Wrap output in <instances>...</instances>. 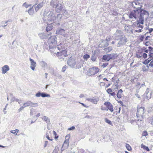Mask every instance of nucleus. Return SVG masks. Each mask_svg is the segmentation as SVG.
<instances>
[{
  "label": "nucleus",
  "instance_id": "obj_33",
  "mask_svg": "<svg viewBox=\"0 0 153 153\" xmlns=\"http://www.w3.org/2000/svg\"><path fill=\"white\" fill-rule=\"evenodd\" d=\"M28 13L30 15H32L34 13V10L33 7L29 9Z\"/></svg>",
  "mask_w": 153,
  "mask_h": 153
},
{
  "label": "nucleus",
  "instance_id": "obj_10",
  "mask_svg": "<svg viewBox=\"0 0 153 153\" xmlns=\"http://www.w3.org/2000/svg\"><path fill=\"white\" fill-rule=\"evenodd\" d=\"M23 105L24 107H26L27 106H31V107H36L38 105L37 103H34L30 101H28L27 102L24 103L23 104Z\"/></svg>",
  "mask_w": 153,
  "mask_h": 153
},
{
  "label": "nucleus",
  "instance_id": "obj_20",
  "mask_svg": "<svg viewBox=\"0 0 153 153\" xmlns=\"http://www.w3.org/2000/svg\"><path fill=\"white\" fill-rule=\"evenodd\" d=\"M9 70V66L7 65H5L3 66L1 68V70L2 73L3 74H5L7 71H8Z\"/></svg>",
  "mask_w": 153,
  "mask_h": 153
},
{
  "label": "nucleus",
  "instance_id": "obj_6",
  "mask_svg": "<svg viewBox=\"0 0 153 153\" xmlns=\"http://www.w3.org/2000/svg\"><path fill=\"white\" fill-rule=\"evenodd\" d=\"M48 15H45L44 14V17L43 18V19L45 21H48L49 22H52L53 20V17H52L53 13L51 12H48L47 13Z\"/></svg>",
  "mask_w": 153,
  "mask_h": 153
},
{
  "label": "nucleus",
  "instance_id": "obj_39",
  "mask_svg": "<svg viewBox=\"0 0 153 153\" xmlns=\"http://www.w3.org/2000/svg\"><path fill=\"white\" fill-rule=\"evenodd\" d=\"M19 131V130L17 129H16L14 130H12L10 131V132L12 134L17 135V134Z\"/></svg>",
  "mask_w": 153,
  "mask_h": 153
},
{
  "label": "nucleus",
  "instance_id": "obj_53",
  "mask_svg": "<svg viewBox=\"0 0 153 153\" xmlns=\"http://www.w3.org/2000/svg\"><path fill=\"white\" fill-rule=\"evenodd\" d=\"M64 11L65 12L63 14V15L65 17H67L68 16V14H67L68 13L66 10H65Z\"/></svg>",
  "mask_w": 153,
  "mask_h": 153
},
{
  "label": "nucleus",
  "instance_id": "obj_46",
  "mask_svg": "<svg viewBox=\"0 0 153 153\" xmlns=\"http://www.w3.org/2000/svg\"><path fill=\"white\" fill-rule=\"evenodd\" d=\"M108 65V63H104L102 65H101V66L103 68H104L106 67Z\"/></svg>",
  "mask_w": 153,
  "mask_h": 153
},
{
  "label": "nucleus",
  "instance_id": "obj_38",
  "mask_svg": "<svg viewBox=\"0 0 153 153\" xmlns=\"http://www.w3.org/2000/svg\"><path fill=\"white\" fill-rule=\"evenodd\" d=\"M105 122L107 123L110 125H112L111 121H110V120L108 119L107 118H105Z\"/></svg>",
  "mask_w": 153,
  "mask_h": 153
},
{
  "label": "nucleus",
  "instance_id": "obj_29",
  "mask_svg": "<svg viewBox=\"0 0 153 153\" xmlns=\"http://www.w3.org/2000/svg\"><path fill=\"white\" fill-rule=\"evenodd\" d=\"M99 99L98 97H93V102H92L94 104H97V102L99 101Z\"/></svg>",
  "mask_w": 153,
  "mask_h": 153
},
{
  "label": "nucleus",
  "instance_id": "obj_34",
  "mask_svg": "<svg viewBox=\"0 0 153 153\" xmlns=\"http://www.w3.org/2000/svg\"><path fill=\"white\" fill-rule=\"evenodd\" d=\"M41 97H50V95L45 92H42Z\"/></svg>",
  "mask_w": 153,
  "mask_h": 153
},
{
  "label": "nucleus",
  "instance_id": "obj_19",
  "mask_svg": "<svg viewBox=\"0 0 153 153\" xmlns=\"http://www.w3.org/2000/svg\"><path fill=\"white\" fill-rule=\"evenodd\" d=\"M108 45V43L107 42L103 40L102 41V43L100 44L99 45V47L101 48L105 47Z\"/></svg>",
  "mask_w": 153,
  "mask_h": 153
},
{
  "label": "nucleus",
  "instance_id": "obj_22",
  "mask_svg": "<svg viewBox=\"0 0 153 153\" xmlns=\"http://www.w3.org/2000/svg\"><path fill=\"white\" fill-rule=\"evenodd\" d=\"M117 37L120 38L123 36V33L120 30H117L115 33Z\"/></svg>",
  "mask_w": 153,
  "mask_h": 153
},
{
  "label": "nucleus",
  "instance_id": "obj_21",
  "mask_svg": "<svg viewBox=\"0 0 153 153\" xmlns=\"http://www.w3.org/2000/svg\"><path fill=\"white\" fill-rule=\"evenodd\" d=\"M136 14H137V13H135L134 11L131 12L129 13V17L130 19H132L134 18L135 19H137Z\"/></svg>",
  "mask_w": 153,
  "mask_h": 153
},
{
  "label": "nucleus",
  "instance_id": "obj_32",
  "mask_svg": "<svg viewBox=\"0 0 153 153\" xmlns=\"http://www.w3.org/2000/svg\"><path fill=\"white\" fill-rule=\"evenodd\" d=\"M90 57L89 55L86 53L83 55V58L85 61H87L90 58Z\"/></svg>",
  "mask_w": 153,
  "mask_h": 153
},
{
  "label": "nucleus",
  "instance_id": "obj_27",
  "mask_svg": "<svg viewBox=\"0 0 153 153\" xmlns=\"http://www.w3.org/2000/svg\"><path fill=\"white\" fill-rule=\"evenodd\" d=\"M52 29V24L48 25L47 27L46 28V30L47 32L50 31Z\"/></svg>",
  "mask_w": 153,
  "mask_h": 153
},
{
  "label": "nucleus",
  "instance_id": "obj_51",
  "mask_svg": "<svg viewBox=\"0 0 153 153\" xmlns=\"http://www.w3.org/2000/svg\"><path fill=\"white\" fill-rule=\"evenodd\" d=\"M149 4L150 7H153V0H150L149 1Z\"/></svg>",
  "mask_w": 153,
  "mask_h": 153
},
{
  "label": "nucleus",
  "instance_id": "obj_12",
  "mask_svg": "<svg viewBox=\"0 0 153 153\" xmlns=\"http://www.w3.org/2000/svg\"><path fill=\"white\" fill-rule=\"evenodd\" d=\"M104 105H105L108 108L107 109H105V110L108 111V110H109L111 112L113 111L114 110L113 108V105L110 102H105L104 103Z\"/></svg>",
  "mask_w": 153,
  "mask_h": 153
},
{
  "label": "nucleus",
  "instance_id": "obj_50",
  "mask_svg": "<svg viewBox=\"0 0 153 153\" xmlns=\"http://www.w3.org/2000/svg\"><path fill=\"white\" fill-rule=\"evenodd\" d=\"M142 70L143 72L147 71V69L145 66H143Z\"/></svg>",
  "mask_w": 153,
  "mask_h": 153
},
{
  "label": "nucleus",
  "instance_id": "obj_57",
  "mask_svg": "<svg viewBox=\"0 0 153 153\" xmlns=\"http://www.w3.org/2000/svg\"><path fill=\"white\" fill-rule=\"evenodd\" d=\"M86 100L88 101H89L92 102H93V98H88L86 99Z\"/></svg>",
  "mask_w": 153,
  "mask_h": 153
},
{
  "label": "nucleus",
  "instance_id": "obj_36",
  "mask_svg": "<svg viewBox=\"0 0 153 153\" xmlns=\"http://www.w3.org/2000/svg\"><path fill=\"white\" fill-rule=\"evenodd\" d=\"M56 55L58 57V58L59 59H62L63 60L64 59V58H63L64 56H62L59 53V52H57L56 53Z\"/></svg>",
  "mask_w": 153,
  "mask_h": 153
},
{
  "label": "nucleus",
  "instance_id": "obj_7",
  "mask_svg": "<svg viewBox=\"0 0 153 153\" xmlns=\"http://www.w3.org/2000/svg\"><path fill=\"white\" fill-rule=\"evenodd\" d=\"M116 55L114 53L108 54L103 56L102 59L103 60L109 61L110 59H114Z\"/></svg>",
  "mask_w": 153,
  "mask_h": 153
},
{
  "label": "nucleus",
  "instance_id": "obj_35",
  "mask_svg": "<svg viewBox=\"0 0 153 153\" xmlns=\"http://www.w3.org/2000/svg\"><path fill=\"white\" fill-rule=\"evenodd\" d=\"M137 27L138 28H143V26L140 25V24H141V23H140V21H139V20L137 19Z\"/></svg>",
  "mask_w": 153,
  "mask_h": 153
},
{
  "label": "nucleus",
  "instance_id": "obj_26",
  "mask_svg": "<svg viewBox=\"0 0 153 153\" xmlns=\"http://www.w3.org/2000/svg\"><path fill=\"white\" fill-rule=\"evenodd\" d=\"M60 54L63 56L64 57H66L68 56L67 51L65 50H62L60 52Z\"/></svg>",
  "mask_w": 153,
  "mask_h": 153
},
{
  "label": "nucleus",
  "instance_id": "obj_44",
  "mask_svg": "<svg viewBox=\"0 0 153 153\" xmlns=\"http://www.w3.org/2000/svg\"><path fill=\"white\" fill-rule=\"evenodd\" d=\"M53 74L57 77H60L61 76L59 73L56 72H53Z\"/></svg>",
  "mask_w": 153,
  "mask_h": 153
},
{
  "label": "nucleus",
  "instance_id": "obj_2",
  "mask_svg": "<svg viewBox=\"0 0 153 153\" xmlns=\"http://www.w3.org/2000/svg\"><path fill=\"white\" fill-rule=\"evenodd\" d=\"M57 38L56 36H52L49 37L47 42L49 49H53L54 46L57 45Z\"/></svg>",
  "mask_w": 153,
  "mask_h": 153
},
{
  "label": "nucleus",
  "instance_id": "obj_55",
  "mask_svg": "<svg viewBox=\"0 0 153 153\" xmlns=\"http://www.w3.org/2000/svg\"><path fill=\"white\" fill-rule=\"evenodd\" d=\"M115 85V87L114 88V90H115L116 89H118L119 86L118 84L117 83H116V84H115V85Z\"/></svg>",
  "mask_w": 153,
  "mask_h": 153
},
{
  "label": "nucleus",
  "instance_id": "obj_45",
  "mask_svg": "<svg viewBox=\"0 0 153 153\" xmlns=\"http://www.w3.org/2000/svg\"><path fill=\"white\" fill-rule=\"evenodd\" d=\"M50 49V51L51 52V53L52 55H54L55 54H56V53H55V51L54 50L53 48V49Z\"/></svg>",
  "mask_w": 153,
  "mask_h": 153
},
{
  "label": "nucleus",
  "instance_id": "obj_49",
  "mask_svg": "<svg viewBox=\"0 0 153 153\" xmlns=\"http://www.w3.org/2000/svg\"><path fill=\"white\" fill-rule=\"evenodd\" d=\"M58 150L59 149L58 147L56 148V147L55 149H54L53 153H57Z\"/></svg>",
  "mask_w": 153,
  "mask_h": 153
},
{
  "label": "nucleus",
  "instance_id": "obj_31",
  "mask_svg": "<svg viewBox=\"0 0 153 153\" xmlns=\"http://www.w3.org/2000/svg\"><path fill=\"white\" fill-rule=\"evenodd\" d=\"M60 47V45H57V46H56V45L53 48L54 50L55 51V53H56L57 52V50H60V48L59 47Z\"/></svg>",
  "mask_w": 153,
  "mask_h": 153
},
{
  "label": "nucleus",
  "instance_id": "obj_60",
  "mask_svg": "<svg viewBox=\"0 0 153 153\" xmlns=\"http://www.w3.org/2000/svg\"><path fill=\"white\" fill-rule=\"evenodd\" d=\"M48 142L47 141H45V144L44 145V148H45L46 147L48 144Z\"/></svg>",
  "mask_w": 153,
  "mask_h": 153
},
{
  "label": "nucleus",
  "instance_id": "obj_48",
  "mask_svg": "<svg viewBox=\"0 0 153 153\" xmlns=\"http://www.w3.org/2000/svg\"><path fill=\"white\" fill-rule=\"evenodd\" d=\"M149 60H147V59L145 60L143 62V63L145 65H147L148 63L149 62Z\"/></svg>",
  "mask_w": 153,
  "mask_h": 153
},
{
  "label": "nucleus",
  "instance_id": "obj_54",
  "mask_svg": "<svg viewBox=\"0 0 153 153\" xmlns=\"http://www.w3.org/2000/svg\"><path fill=\"white\" fill-rule=\"evenodd\" d=\"M147 54L146 53H143V57L144 59H146L147 57Z\"/></svg>",
  "mask_w": 153,
  "mask_h": 153
},
{
  "label": "nucleus",
  "instance_id": "obj_18",
  "mask_svg": "<svg viewBox=\"0 0 153 153\" xmlns=\"http://www.w3.org/2000/svg\"><path fill=\"white\" fill-rule=\"evenodd\" d=\"M59 3V1L57 0H52L50 3L51 6L55 7Z\"/></svg>",
  "mask_w": 153,
  "mask_h": 153
},
{
  "label": "nucleus",
  "instance_id": "obj_9",
  "mask_svg": "<svg viewBox=\"0 0 153 153\" xmlns=\"http://www.w3.org/2000/svg\"><path fill=\"white\" fill-rule=\"evenodd\" d=\"M152 92L151 91H149V89L148 88H147L146 90L143 95V96L146 97V98L149 100L151 98L152 95Z\"/></svg>",
  "mask_w": 153,
  "mask_h": 153
},
{
  "label": "nucleus",
  "instance_id": "obj_4",
  "mask_svg": "<svg viewBox=\"0 0 153 153\" xmlns=\"http://www.w3.org/2000/svg\"><path fill=\"white\" fill-rule=\"evenodd\" d=\"M131 5L133 8H135L133 11L135 13H137V12L143 8V6L141 4L137 1L132 2Z\"/></svg>",
  "mask_w": 153,
  "mask_h": 153
},
{
  "label": "nucleus",
  "instance_id": "obj_8",
  "mask_svg": "<svg viewBox=\"0 0 153 153\" xmlns=\"http://www.w3.org/2000/svg\"><path fill=\"white\" fill-rule=\"evenodd\" d=\"M68 64L71 67H74L76 64V61L74 59L70 57L67 61Z\"/></svg>",
  "mask_w": 153,
  "mask_h": 153
},
{
  "label": "nucleus",
  "instance_id": "obj_64",
  "mask_svg": "<svg viewBox=\"0 0 153 153\" xmlns=\"http://www.w3.org/2000/svg\"><path fill=\"white\" fill-rule=\"evenodd\" d=\"M142 30L140 29H139L138 30H135V31L137 33H140L142 31Z\"/></svg>",
  "mask_w": 153,
  "mask_h": 153
},
{
  "label": "nucleus",
  "instance_id": "obj_16",
  "mask_svg": "<svg viewBox=\"0 0 153 153\" xmlns=\"http://www.w3.org/2000/svg\"><path fill=\"white\" fill-rule=\"evenodd\" d=\"M55 7L56 8V11L58 13L60 12L63 8L62 5L60 3L58 4H57V5Z\"/></svg>",
  "mask_w": 153,
  "mask_h": 153
},
{
  "label": "nucleus",
  "instance_id": "obj_37",
  "mask_svg": "<svg viewBox=\"0 0 153 153\" xmlns=\"http://www.w3.org/2000/svg\"><path fill=\"white\" fill-rule=\"evenodd\" d=\"M97 58L95 56V53L92 54L91 56V59L93 62H95Z\"/></svg>",
  "mask_w": 153,
  "mask_h": 153
},
{
  "label": "nucleus",
  "instance_id": "obj_61",
  "mask_svg": "<svg viewBox=\"0 0 153 153\" xmlns=\"http://www.w3.org/2000/svg\"><path fill=\"white\" fill-rule=\"evenodd\" d=\"M144 38V37L143 36H141L140 37V39L141 41H142L143 40Z\"/></svg>",
  "mask_w": 153,
  "mask_h": 153
},
{
  "label": "nucleus",
  "instance_id": "obj_28",
  "mask_svg": "<svg viewBox=\"0 0 153 153\" xmlns=\"http://www.w3.org/2000/svg\"><path fill=\"white\" fill-rule=\"evenodd\" d=\"M112 50V48L111 46H109L108 48H106L104 49V50L106 53H108L111 51Z\"/></svg>",
  "mask_w": 153,
  "mask_h": 153
},
{
  "label": "nucleus",
  "instance_id": "obj_58",
  "mask_svg": "<svg viewBox=\"0 0 153 153\" xmlns=\"http://www.w3.org/2000/svg\"><path fill=\"white\" fill-rule=\"evenodd\" d=\"M75 129V127L74 126H72L71 127H70L68 128L69 130L71 131L72 130H74Z\"/></svg>",
  "mask_w": 153,
  "mask_h": 153
},
{
  "label": "nucleus",
  "instance_id": "obj_42",
  "mask_svg": "<svg viewBox=\"0 0 153 153\" xmlns=\"http://www.w3.org/2000/svg\"><path fill=\"white\" fill-rule=\"evenodd\" d=\"M42 92L39 91L36 94V96L37 97H41Z\"/></svg>",
  "mask_w": 153,
  "mask_h": 153
},
{
  "label": "nucleus",
  "instance_id": "obj_23",
  "mask_svg": "<svg viewBox=\"0 0 153 153\" xmlns=\"http://www.w3.org/2000/svg\"><path fill=\"white\" fill-rule=\"evenodd\" d=\"M10 95L11 97H12V98H11V102H14L15 101L19 102V104H20L19 102V100L17 99H16L14 97H13V94L12 93H10Z\"/></svg>",
  "mask_w": 153,
  "mask_h": 153
},
{
  "label": "nucleus",
  "instance_id": "obj_3",
  "mask_svg": "<svg viewBox=\"0 0 153 153\" xmlns=\"http://www.w3.org/2000/svg\"><path fill=\"white\" fill-rule=\"evenodd\" d=\"M145 109L144 107H137V112L136 113V116L138 118L137 121H141L143 118Z\"/></svg>",
  "mask_w": 153,
  "mask_h": 153
},
{
  "label": "nucleus",
  "instance_id": "obj_59",
  "mask_svg": "<svg viewBox=\"0 0 153 153\" xmlns=\"http://www.w3.org/2000/svg\"><path fill=\"white\" fill-rule=\"evenodd\" d=\"M144 146V147L143 148L144 149L146 150L147 151H149V150H150L149 149V148L148 147L146 146Z\"/></svg>",
  "mask_w": 153,
  "mask_h": 153
},
{
  "label": "nucleus",
  "instance_id": "obj_25",
  "mask_svg": "<svg viewBox=\"0 0 153 153\" xmlns=\"http://www.w3.org/2000/svg\"><path fill=\"white\" fill-rule=\"evenodd\" d=\"M123 92V91L121 89H120L118 91L117 94V96L118 98L120 99L122 97V94Z\"/></svg>",
  "mask_w": 153,
  "mask_h": 153
},
{
  "label": "nucleus",
  "instance_id": "obj_5",
  "mask_svg": "<svg viewBox=\"0 0 153 153\" xmlns=\"http://www.w3.org/2000/svg\"><path fill=\"white\" fill-rule=\"evenodd\" d=\"M99 71V69L97 67H94L90 68L88 70L87 74L89 76L94 75L97 74Z\"/></svg>",
  "mask_w": 153,
  "mask_h": 153
},
{
  "label": "nucleus",
  "instance_id": "obj_24",
  "mask_svg": "<svg viewBox=\"0 0 153 153\" xmlns=\"http://www.w3.org/2000/svg\"><path fill=\"white\" fill-rule=\"evenodd\" d=\"M40 65L43 68L47 67L48 65L47 63L45 61L42 60L39 62Z\"/></svg>",
  "mask_w": 153,
  "mask_h": 153
},
{
  "label": "nucleus",
  "instance_id": "obj_30",
  "mask_svg": "<svg viewBox=\"0 0 153 153\" xmlns=\"http://www.w3.org/2000/svg\"><path fill=\"white\" fill-rule=\"evenodd\" d=\"M42 119L45 121L48 124L50 123V120L48 117L44 116L42 118Z\"/></svg>",
  "mask_w": 153,
  "mask_h": 153
},
{
  "label": "nucleus",
  "instance_id": "obj_13",
  "mask_svg": "<svg viewBox=\"0 0 153 153\" xmlns=\"http://www.w3.org/2000/svg\"><path fill=\"white\" fill-rule=\"evenodd\" d=\"M30 68L33 71H34L36 66V62L33 59L30 58Z\"/></svg>",
  "mask_w": 153,
  "mask_h": 153
},
{
  "label": "nucleus",
  "instance_id": "obj_15",
  "mask_svg": "<svg viewBox=\"0 0 153 153\" xmlns=\"http://www.w3.org/2000/svg\"><path fill=\"white\" fill-rule=\"evenodd\" d=\"M127 42V39L123 35L120 38V42L118 43L119 45H123L126 43Z\"/></svg>",
  "mask_w": 153,
  "mask_h": 153
},
{
  "label": "nucleus",
  "instance_id": "obj_17",
  "mask_svg": "<svg viewBox=\"0 0 153 153\" xmlns=\"http://www.w3.org/2000/svg\"><path fill=\"white\" fill-rule=\"evenodd\" d=\"M50 34H46L44 33H40L38 34V36L41 39H46L49 36Z\"/></svg>",
  "mask_w": 153,
  "mask_h": 153
},
{
  "label": "nucleus",
  "instance_id": "obj_14",
  "mask_svg": "<svg viewBox=\"0 0 153 153\" xmlns=\"http://www.w3.org/2000/svg\"><path fill=\"white\" fill-rule=\"evenodd\" d=\"M56 33L57 34L64 35L65 34V30L59 27L56 30Z\"/></svg>",
  "mask_w": 153,
  "mask_h": 153
},
{
  "label": "nucleus",
  "instance_id": "obj_40",
  "mask_svg": "<svg viewBox=\"0 0 153 153\" xmlns=\"http://www.w3.org/2000/svg\"><path fill=\"white\" fill-rule=\"evenodd\" d=\"M126 147L127 149L129 151H130L131 150V148L129 144L126 143Z\"/></svg>",
  "mask_w": 153,
  "mask_h": 153
},
{
  "label": "nucleus",
  "instance_id": "obj_47",
  "mask_svg": "<svg viewBox=\"0 0 153 153\" xmlns=\"http://www.w3.org/2000/svg\"><path fill=\"white\" fill-rule=\"evenodd\" d=\"M112 91H113L112 89L110 88H109L107 89L106 90L107 92L109 94H110L111 93V92H112Z\"/></svg>",
  "mask_w": 153,
  "mask_h": 153
},
{
  "label": "nucleus",
  "instance_id": "obj_52",
  "mask_svg": "<svg viewBox=\"0 0 153 153\" xmlns=\"http://www.w3.org/2000/svg\"><path fill=\"white\" fill-rule=\"evenodd\" d=\"M66 65H65L63 67L62 69V72H64L65 71L66 69Z\"/></svg>",
  "mask_w": 153,
  "mask_h": 153
},
{
  "label": "nucleus",
  "instance_id": "obj_43",
  "mask_svg": "<svg viewBox=\"0 0 153 153\" xmlns=\"http://www.w3.org/2000/svg\"><path fill=\"white\" fill-rule=\"evenodd\" d=\"M62 17V15L61 14H58L57 16V18L58 19V20H60L61 19Z\"/></svg>",
  "mask_w": 153,
  "mask_h": 153
},
{
  "label": "nucleus",
  "instance_id": "obj_1",
  "mask_svg": "<svg viewBox=\"0 0 153 153\" xmlns=\"http://www.w3.org/2000/svg\"><path fill=\"white\" fill-rule=\"evenodd\" d=\"M137 13V14H139V16L138 17V20H139L141 24H143L144 19L146 20H147L149 17V12L145 10L144 9L142 8Z\"/></svg>",
  "mask_w": 153,
  "mask_h": 153
},
{
  "label": "nucleus",
  "instance_id": "obj_11",
  "mask_svg": "<svg viewBox=\"0 0 153 153\" xmlns=\"http://www.w3.org/2000/svg\"><path fill=\"white\" fill-rule=\"evenodd\" d=\"M45 1L43 0L37 6H36V4L34 5V8L36 12H37L40 9L42 8L45 3Z\"/></svg>",
  "mask_w": 153,
  "mask_h": 153
},
{
  "label": "nucleus",
  "instance_id": "obj_63",
  "mask_svg": "<svg viewBox=\"0 0 153 153\" xmlns=\"http://www.w3.org/2000/svg\"><path fill=\"white\" fill-rule=\"evenodd\" d=\"M153 54V53H150L149 54V57L151 58H152V59H153V56L152 55V54Z\"/></svg>",
  "mask_w": 153,
  "mask_h": 153
},
{
  "label": "nucleus",
  "instance_id": "obj_41",
  "mask_svg": "<svg viewBox=\"0 0 153 153\" xmlns=\"http://www.w3.org/2000/svg\"><path fill=\"white\" fill-rule=\"evenodd\" d=\"M69 138L68 139H66L65 140L64 142V144L68 146L69 145Z\"/></svg>",
  "mask_w": 153,
  "mask_h": 153
},
{
  "label": "nucleus",
  "instance_id": "obj_56",
  "mask_svg": "<svg viewBox=\"0 0 153 153\" xmlns=\"http://www.w3.org/2000/svg\"><path fill=\"white\" fill-rule=\"evenodd\" d=\"M143 135L144 136H146L148 135V133L146 131H143Z\"/></svg>",
  "mask_w": 153,
  "mask_h": 153
},
{
  "label": "nucleus",
  "instance_id": "obj_62",
  "mask_svg": "<svg viewBox=\"0 0 153 153\" xmlns=\"http://www.w3.org/2000/svg\"><path fill=\"white\" fill-rule=\"evenodd\" d=\"M149 65L151 67H153V60L149 64Z\"/></svg>",
  "mask_w": 153,
  "mask_h": 153
}]
</instances>
